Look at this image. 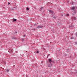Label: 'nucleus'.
Listing matches in <instances>:
<instances>
[{"label":"nucleus","instance_id":"1","mask_svg":"<svg viewBox=\"0 0 77 77\" xmlns=\"http://www.w3.org/2000/svg\"><path fill=\"white\" fill-rule=\"evenodd\" d=\"M75 7H72L71 8L70 10H72L73 11H75Z\"/></svg>","mask_w":77,"mask_h":77},{"label":"nucleus","instance_id":"2","mask_svg":"<svg viewBox=\"0 0 77 77\" xmlns=\"http://www.w3.org/2000/svg\"><path fill=\"white\" fill-rule=\"evenodd\" d=\"M49 12L51 14H53V11H52L51 10H49Z\"/></svg>","mask_w":77,"mask_h":77},{"label":"nucleus","instance_id":"3","mask_svg":"<svg viewBox=\"0 0 77 77\" xmlns=\"http://www.w3.org/2000/svg\"><path fill=\"white\" fill-rule=\"evenodd\" d=\"M43 27V26L42 25L41 26H38V27H37L38 28H42Z\"/></svg>","mask_w":77,"mask_h":77},{"label":"nucleus","instance_id":"4","mask_svg":"<svg viewBox=\"0 0 77 77\" xmlns=\"http://www.w3.org/2000/svg\"><path fill=\"white\" fill-rule=\"evenodd\" d=\"M48 61H49V63H51L53 62L52 60L51 59H48Z\"/></svg>","mask_w":77,"mask_h":77},{"label":"nucleus","instance_id":"5","mask_svg":"<svg viewBox=\"0 0 77 77\" xmlns=\"http://www.w3.org/2000/svg\"><path fill=\"white\" fill-rule=\"evenodd\" d=\"M17 20L15 19H13V21H16Z\"/></svg>","mask_w":77,"mask_h":77},{"label":"nucleus","instance_id":"6","mask_svg":"<svg viewBox=\"0 0 77 77\" xmlns=\"http://www.w3.org/2000/svg\"><path fill=\"white\" fill-rule=\"evenodd\" d=\"M26 9H27V11H28L29 10V9L28 8H26Z\"/></svg>","mask_w":77,"mask_h":77},{"label":"nucleus","instance_id":"7","mask_svg":"<svg viewBox=\"0 0 77 77\" xmlns=\"http://www.w3.org/2000/svg\"><path fill=\"white\" fill-rule=\"evenodd\" d=\"M35 53H39V51H35Z\"/></svg>","mask_w":77,"mask_h":77},{"label":"nucleus","instance_id":"8","mask_svg":"<svg viewBox=\"0 0 77 77\" xmlns=\"http://www.w3.org/2000/svg\"><path fill=\"white\" fill-rule=\"evenodd\" d=\"M10 4V3L9 2L8 3V4L9 5Z\"/></svg>","mask_w":77,"mask_h":77},{"label":"nucleus","instance_id":"9","mask_svg":"<svg viewBox=\"0 0 77 77\" xmlns=\"http://www.w3.org/2000/svg\"><path fill=\"white\" fill-rule=\"evenodd\" d=\"M42 7H41V8H40V9L41 10H42Z\"/></svg>","mask_w":77,"mask_h":77},{"label":"nucleus","instance_id":"10","mask_svg":"<svg viewBox=\"0 0 77 77\" xmlns=\"http://www.w3.org/2000/svg\"><path fill=\"white\" fill-rule=\"evenodd\" d=\"M50 56V54H49L48 55V57Z\"/></svg>","mask_w":77,"mask_h":77},{"label":"nucleus","instance_id":"11","mask_svg":"<svg viewBox=\"0 0 77 77\" xmlns=\"http://www.w3.org/2000/svg\"><path fill=\"white\" fill-rule=\"evenodd\" d=\"M7 72H9V70H8V69H7Z\"/></svg>","mask_w":77,"mask_h":77},{"label":"nucleus","instance_id":"12","mask_svg":"<svg viewBox=\"0 0 77 77\" xmlns=\"http://www.w3.org/2000/svg\"><path fill=\"white\" fill-rule=\"evenodd\" d=\"M23 36H24V37L26 36V35H23Z\"/></svg>","mask_w":77,"mask_h":77},{"label":"nucleus","instance_id":"13","mask_svg":"<svg viewBox=\"0 0 77 77\" xmlns=\"http://www.w3.org/2000/svg\"><path fill=\"white\" fill-rule=\"evenodd\" d=\"M76 9H77V7H76Z\"/></svg>","mask_w":77,"mask_h":77}]
</instances>
